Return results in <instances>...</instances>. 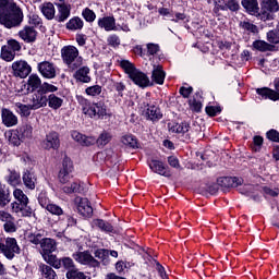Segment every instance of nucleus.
I'll return each instance as SVG.
<instances>
[{"mask_svg":"<svg viewBox=\"0 0 279 279\" xmlns=\"http://www.w3.org/2000/svg\"><path fill=\"white\" fill-rule=\"evenodd\" d=\"M13 197L15 202L11 203V213L20 217H32L34 215V209L29 207V198L23 190L15 189L13 191Z\"/></svg>","mask_w":279,"mask_h":279,"instance_id":"obj_3","label":"nucleus"},{"mask_svg":"<svg viewBox=\"0 0 279 279\" xmlns=\"http://www.w3.org/2000/svg\"><path fill=\"white\" fill-rule=\"evenodd\" d=\"M76 263L88 265L89 267H99V260L95 259L88 252H80L73 255Z\"/></svg>","mask_w":279,"mask_h":279,"instance_id":"obj_12","label":"nucleus"},{"mask_svg":"<svg viewBox=\"0 0 279 279\" xmlns=\"http://www.w3.org/2000/svg\"><path fill=\"white\" fill-rule=\"evenodd\" d=\"M41 272L46 279H56V270L51 266L43 265Z\"/></svg>","mask_w":279,"mask_h":279,"instance_id":"obj_49","label":"nucleus"},{"mask_svg":"<svg viewBox=\"0 0 279 279\" xmlns=\"http://www.w3.org/2000/svg\"><path fill=\"white\" fill-rule=\"evenodd\" d=\"M0 56L5 62H12V60H14V58L16 57V52H14V50H11L7 46H2Z\"/></svg>","mask_w":279,"mask_h":279,"instance_id":"obj_41","label":"nucleus"},{"mask_svg":"<svg viewBox=\"0 0 279 279\" xmlns=\"http://www.w3.org/2000/svg\"><path fill=\"white\" fill-rule=\"evenodd\" d=\"M82 16L85 19V21H87V23H93V21H95V19H97V15L95 14V12L88 8H86L82 12Z\"/></svg>","mask_w":279,"mask_h":279,"instance_id":"obj_54","label":"nucleus"},{"mask_svg":"<svg viewBox=\"0 0 279 279\" xmlns=\"http://www.w3.org/2000/svg\"><path fill=\"white\" fill-rule=\"evenodd\" d=\"M19 36L22 40H24V43H36L38 32H36V28L32 26H25L19 32Z\"/></svg>","mask_w":279,"mask_h":279,"instance_id":"obj_20","label":"nucleus"},{"mask_svg":"<svg viewBox=\"0 0 279 279\" xmlns=\"http://www.w3.org/2000/svg\"><path fill=\"white\" fill-rule=\"evenodd\" d=\"M60 171H63L64 173H73V161H71V158H63L62 168Z\"/></svg>","mask_w":279,"mask_h":279,"instance_id":"obj_50","label":"nucleus"},{"mask_svg":"<svg viewBox=\"0 0 279 279\" xmlns=\"http://www.w3.org/2000/svg\"><path fill=\"white\" fill-rule=\"evenodd\" d=\"M39 89H40L41 92H44V93L47 95V93H57L58 86L45 82V83L39 87Z\"/></svg>","mask_w":279,"mask_h":279,"instance_id":"obj_55","label":"nucleus"},{"mask_svg":"<svg viewBox=\"0 0 279 279\" xmlns=\"http://www.w3.org/2000/svg\"><path fill=\"white\" fill-rule=\"evenodd\" d=\"M0 252L8 260H12L16 254H21V246L14 238H2L0 239Z\"/></svg>","mask_w":279,"mask_h":279,"instance_id":"obj_6","label":"nucleus"},{"mask_svg":"<svg viewBox=\"0 0 279 279\" xmlns=\"http://www.w3.org/2000/svg\"><path fill=\"white\" fill-rule=\"evenodd\" d=\"M275 89L269 87L257 88L256 93L262 97V99H270V101H279V77L274 81Z\"/></svg>","mask_w":279,"mask_h":279,"instance_id":"obj_10","label":"nucleus"},{"mask_svg":"<svg viewBox=\"0 0 279 279\" xmlns=\"http://www.w3.org/2000/svg\"><path fill=\"white\" fill-rule=\"evenodd\" d=\"M47 104H48L47 95L40 89H38L32 97L31 109L38 110L39 108H45Z\"/></svg>","mask_w":279,"mask_h":279,"instance_id":"obj_14","label":"nucleus"},{"mask_svg":"<svg viewBox=\"0 0 279 279\" xmlns=\"http://www.w3.org/2000/svg\"><path fill=\"white\" fill-rule=\"evenodd\" d=\"M41 13L48 21L56 19V7L51 2H45L41 8Z\"/></svg>","mask_w":279,"mask_h":279,"instance_id":"obj_27","label":"nucleus"},{"mask_svg":"<svg viewBox=\"0 0 279 279\" xmlns=\"http://www.w3.org/2000/svg\"><path fill=\"white\" fill-rule=\"evenodd\" d=\"M61 57L63 62L73 71L82 66L83 58L80 56V50H77L75 46H64L61 49Z\"/></svg>","mask_w":279,"mask_h":279,"instance_id":"obj_5","label":"nucleus"},{"mask_svg":"<svg viewBox=\"0 0 279 279\" xmlns=\"http://www.w3.org/2000/svg\"><path fill=\"white\" fill-rule=\"evenodd\" d=\"M75 204L80 215L83 217H90V215H93V206H90L88 198L76 197Z\"/></svg>","mask_w":279,"mask_h":279,"instance_id":"obj_18","label":"nucleus"},{"mask_svg":"<svg viewBox=\"0 0 279 279\" xmlns=\"http://www.w3.org/2000/svg\"><path fill=\"white\" fill-rule=\"evenodd\" d=\"M43 236H45V231H35L28 234V241L33 243V245H41Z\"/></svg>","mask_w":279,"mask_h":279,"instance_id":"obj_42","label":"nucleus"},{"mask_svg":"<svg viewBox=\"0 0 279 279\" xmlns=\"http://www.w3.org/2000/svg\"><path fill=\"white\" fill-rule=\"evenodd\" d=\"M260 147H263V137L256 135L253 138V151H260Z\"/></svg>","mask_w":279,"mask_h":279,"instance_id":"obj_60","label":"nucleus"},{"mask_svg":"<svg viewBox=\"0 0 279 279\" xmlns=\"http://www.w3.org/2000/svg\"><path fill=\"white\" fill-rule=\"evenodd\" d=\"M57 14H54V20L58 23H64V21L69 20L71 16L72 7L70 3L68 4H57Z\"/></svg>","mask_w":279,"mask_h":279,"instance_id":"obj_19","label":"nucleus"},{"mask_svg":"<svg viewBox=\"0 0 279 279\" xmlns=\"http://www.w3.org/2000/svg\"><path fill=\"white\" fill-rule=\"evenodd\" d=\"M275 12H279L278 0H263L262 1V20H274Z\"/></svg>","mask_w":279,"mask_h":279,"instance_id":"obj_9","label":"nucleus"},{"mask_svg":"<svg viewBox=\"0 0 279 279\" xmlns=\"http://www.w3.org/2000/svg\"><path fill=\"white\" fill-rule=\"evenodd\" d=\"M5 47L11 49L14 53L21 51V44L16 39H10Z\"/></svg>","mask_w":279,"mask_h":279,"instance_id":"obj_59","label":"nucleus"},{"mask_svg":"<svg viewBox=\"0 0 279 279\" xmlns=\"http://www.w3.org/2000/svg\"><path fill=\"white\" fill-rule=\"evenodd\" d=\"M95 143H97L98 147H106L108 143L112 141V134L108 131H104L98 138H95Z\"/></svg>","mask_w":279,"mask_h":279,"instance_id":"obj_36","label":"nucleus"},{"mask_svg":"<svg viewBox=\"0 0 279 279\" xmlns=\"http://www.w3.org/2000/svg\"><path fill=\"white\" fill-rule=\"evenodd\" d=\"M88 73H90V69L83 66L75 72L74 77L78 82H83V84H88V82H90Z\"/></svg>","mask_w":279,"mask_h":279,"instance_id":"obj_29","label":"nucleus"},{"mask_svg":"<svg viewBox=\"0 0 279 279\" xmlns=\"http://www.w3.org/2000/svg\"><path fill=\"white\" fill-rule=\"evenodd\" d=\"M76 99L81 106L83 114L89 117V119H108V117H111L110 111L104 101L90 102V100L83 96H76Z\"/></svg>","mask_w":279,"mask_h":279,"instance_id":"obj_2","label":"nucleus"},{"mask_svg":"<svg viewBox=\"0 0 279 279\" xmlns=\"http://www.w3.org/2000/svg\"><path fill=\"white\" fill-rule=\"evenodd\" d=\"M5 181L10 186H19L21 184V174L16 171H9V174L5 177Z\"/></svg>","mask_w":279,"mask_h":279,"instance_id":"obj_37","label":"nucleus"},{"mask_svg":"<svg viewBox=\"0 0 279 279\" xmlns=\"http://www.w3.org/2000/svg\"><path fill=\"white\" fill-rule=\"evenodd\" d=\"M46 210H48L50 215H54L56 217H59V219H62V217L64 216V210L62 209V207L53 203H50L49 205H47Z\"/></svg>","mask_w":279,"mask_h":279,"instance_id":"obj_38","label":"nucleus"},{"mask_svg":"<svg viewBox=\"0 0 279 279\" xmlns=\"http://www.w3.org/2000/svg\"><path fill=\"white\" fill-rule=\"evenodd\" d=\"M168 129L172 134H180L183 141H191V138H193L191 124H189V122H170L168 123Z\"/></svg>","mask_w":279,"mask_h":279,"instance_id":"obj_7","label":"nucleus"},{"mask_svg":"<svg viewBox=\"0 0 279 279\" xmlns=\"http://www.w3.org/2000/svg\"><path fill=\"white\" fill-rule=\"evenodd\" d=\"M23 23V10L12 0H0V25L8 29L19 27Z\"/></svg>","mask_w":279,"mask_h":279,"instance_id":"obj_1","label":"nucleus"},{"mask_svg":"<svg viewBox=\"0 0 279 279\" xmlns=\"http://www.w3.org/2000/svg\"><path fill=\"white\" fill-rule=\"evenodd\" d=\"M214 14H216V16H220L219 12H227L228 11V7L226 3H222L220 0H215L214 1Z\"/></svg>","mask_w":279,"mask_h":279,"instance_id":"obj_51","label":"nucleus"},{"mask_svg":"<svg viewBox=\"0 0 279 279\" xmlns=\"http://www.w3.org/2000/svg\"><path fill=\"white\" fill-rule=\"evenodd\" d=\"M68 29H82L84 27V21L80 17L71 19L66 24Z\"/></svg>","mask_w":279,"mask_h":279,"instance_id":"obj_46","label":"nucleus"},{"mask_svg":"<svg viewBox=\"0 0 279 279\" xmlns=\"http://www.w3.org/2000/svg\"><path fill=\"white\" fill-rule=\"evenodd\" d=\"M37 69L46 80H53L56 77V65L49 61L38 63Z\"/></svg>","mask_w":279,"mask_h":279,"instance_id":"obj_13","label":"nucleus"},{"mask_svg":"<svg viewBox=\"0 0 279 279\" xmlns=\"http://www.w3.org/2000/svg\"><path fill=\"white\" fill-rule=\"evenodd\" d=\"M40 247L44 254L46 255L52 254V252H56L57 250L56 240L50 238L43 239Z\"/></svg>","mask_w":279,"mask_h":279,"instance_id":"obj_26","label":"nucleus"},{"mask_svg":"<svg viewBox=\"0 0 279 279\" xmlns=\"http://www.w3.org/2000/svg\"><path fill=\"white\" fill-rule=\"evenodd\" d=\"M243 9L250 12V14H258V1L257 0H242Z\"/></svg>","mask_w":279,"mask_h":279,"instance_id":"obj_33","label":"nucleus"},{"mask_svg":"<svg viewBox=\"0 0 279 279\" xmlns=\"http://www.w3.org/2000/svg\"><path fill=\"white\" fill-rule=\"evenodd\" d=\"M147 51L149 53V56H156V53H158L160 51V46H158V44H147Z\"/></svg>","mask_w":279,"mask_h":279,"instance_id":"obj_63","label":"nucleus"},{"mask_svg":"<svg viewBox=\"0 0 279 279\" xmlns=\"http://www.w3.org/2000/svg\"><path fill=\"white\" fill-rule=\"evenodd\" d=\"M94 226H96V228H99V230H101L102 232H112V230H114L110 222L101 219L94 220Z\"/></svg>","mask_w":279,"mask_h":279,"instance_id":"obj_44","label":"nucleus"},{"mask_svg":"<svg viewBox=\"0 0 279 279\" xmlns=\"http://www.w3.org/2000/svg\"><path fill=\"white\" fill-rule=\"evenodd\" d=\"M72 178L71 172L59 171V182L61 184H69Z\"/></svg>","mask_w":279,"mask_h":279,"instance_id":"obj_57","label":"nucleus"},{"mask_svg":"<svg viewBox=\"0 0 279 279\" xmlns=\"http://www.w3.org/2000/svg\"><path fill=\"white\" fill-rule=\"evenodd\" d=\"M1 117L5 128H14V125H19V118L10 109H2Z\"/></svg>","mask_w":279,"mask_h":279,"instance_id":"obj_21","label":"nucleus"},{"mask_svg":"<svg viewBox=\"0 0 279 279\" xmlns=\"http://www.w3.org/2000/svg\"><path fill=\"white\" fill-rule=\"evenodd\" d=\"M71 136L73 141H76V143H80V145H83L85 147H89V145H95V137L94 136H86L77 131H73L71 133Z\"/></svg>","mask_w":279,"mask_h":279,"instance_id":"obj_24","label":"nucleus"},{"mask_svg":"<svg viewBox=\"0 0 279 279\" xmlns=\"http://www.w3.org/2000/svg\"><path fill=\"white\" fill-rule=\"evenodd\" d=\"M99 27H102L106 32H112L114 29V17L106 16L100 20H98Z\"/></svg>","mask_w":279,"mask_h":279,"instance_id":"obj_31","label":"nucleus"},{"mask_svg":"<svg viewBox=\"0 0 279 279\" xmlns=\"http://www.w3.org/2000/svg\"><path fill=\"white\" fill-rule=\"evenodd\" d=\"M189 105L194 112H199V110H202V100H197V98L190 99Z\"/></svg>","mask_w":279,"mask_h":279,"instance_id":"obj_58","label":"nucleus"},{"mask_svg":"<svg viewBox=\"0 0 279 279\" xmlns=\"http://www.w3.org/2000/svg\"><path fill=\"white\" fill-rule=\"evenodd\" d=\"M62 104H64V100L56 94H50L48 96V106L49 108H52V110H58L59 108H62Z\"/></svg>","mask_w":279,"mask_h":279,"instance_id":"obj_35","label":"nucleus"},{"mask_svg":"<svg viewBox=\"0 0 279 279\" xmlns=\"http://www.w3.org/2000/svg\"><path fill=\"white\" fill-rule=\"evenodd\" d=\"M62 191L68 195H70L71 193H82V184L77 181H74L70 185L63 186Z\"/></svg>","mask_w":279,"mask_h":279,"instance_id":"obj_40","label":"nucleus"},{"mask_svg":"<svg viewBox=\"0 0 279 279\" xmlns=\"http://www.w3.org/2000/svg\"><path fill=\"white\" fill-rule=\"evenodd\" d=\"M14 108L16 110V112H19V114H21V117H29V114H32V106H27V105H23L21 102H16L14 105Z\"/></svg>","mask_w":279,"mask_h":279,"instance_id":"obj_43","label":"nucleus"},{"mask_svg":"<svg viewBox=\"0 0 279 279\" xmlns=\"http://www.w3.org/2000/svg\"><path fill=\"white\" fill-rule=\"evenodd\" d=\"M267 138L269 141H272L274 143H279V132L276 130H270L266 134Z\"/></svg>","mask_w":279,"mask_h":279,"instance_id":"obj_64","label":"nucleus"},{"mask_svg":"<svg viewBox=\"0 0 279 279\" xmlns=\"http://www.w3.org/2000/svg\"><path fill=\"white\" fill-rule=\"evenodd\" d=\"M267 40L270 45H279V34L276 29L269 31L267 33Z\"/></svg>","mask_w":279,"mask_h":279,"instance_id":"obj_53","label":"nucleus"},{"mask_svg":"<svg viewBox=\"0 0 279 279\" xmlns=\"http://www.w3.org/2000/svg\"><path fill=\"white\" fill-rule=\"evenodd\" d=\"M205 110L209 117H217L221 112V107L209 106Z\"/></svg>","mask_w":279,"mask_h":279,"instance_id":"obj_61","label":"nucleus"},{"mask_svg":"<svg viewBox=\"0 0 279 279\" xmlns=\"http://www.w3.org/2000/svg\"><path fill=\"white\" fill-rule=\"evenodd\" d=\"M17 134L19 138H16V135H13L9 140L10 143H12V145H15L16 147L21 145V141H29V138H32V136L34 135V128H32L31 124H23L19 128Z\"/></svg>","mask_w":279,"mask_h":279,"instance_id":"obj_8","label":"nucleus"},{"mask_svg":"<svg viewBox=\"0 0 279 279\" xmlns=\"http://www.w3.org/2000/svg\"><path fill=\"white\" fill-rule=\"evenodd\" d=\"M12 70L15 77H21V80H25L29 73H32V65L27 63V61H15L12 63Z\"/></svg>","mask_w":279,"mask_h":279,"instance_id":"obj_11","label":"nucleus"},{"mask_svg":"<svg viewBox=\"0 0 279 279\" xmlns=\"http://www.w3.org/2000/svg\"><path fill=\"white\" fill-rule=\"evenodd\" d=\"M10 202H12L10 190L5 189V185H0V208H5Z\"/></svg>","mask_w":279,"mask_h":279,"instance_id":"obj_28","label":"nucleus"},{"mask_svg":"<svg viewBox=\"0 0 279 279\" xmlns=\"http://www.w3.org/2000/svg\"><path fill=\"white\" fill-rule=\"evenodd\" d=\"M165 70H162V65H153L151 81L155 84L162 85L165 84Z\"/></svg>","mask_w":279,"mask_h":279,"instance_id":"obj_25","label":"nucleus"},{"mask_svg":"<svg viewBox=\"0 0 279 279\" xmlns=\"http://www.w3.org/2000/svg\"><path fill=\"white\" fill-rule=\"evenodd\" d=\"M3 230L9 234L16 232V220L14 219V217L4 222Z\"/></svg>","mask_w":279,"mask_h":279,"instance_id":"obj_48","label":"nucleus"},{"mask_svg":"<svg viewBox=\"0 0 279 279\" xmlns=\"http://www.w3.org/2000/svg\"><path fill=\"white\" fill-rule=\"evenodd\" d=\"M121 142L126 147H132L133 149H136V147H138V142L136 141V137H134V135H124L122 136Z\"/></svg>","mask_w":279,"mask_h":279,"instance_id":"obj_45","label":"nucleus"},{"mask_svg":"<svg viewBox=\"0 0 279 279\" xmlns=\"http://www.w3.org/2000/svg\"><path fill=\"white\" fill-rule=\"evenodd\" d=\"M68 279H90V277L86 276L84 272L77 269H71L66 272Z\"/></svg>","mask_w":279,"mask_h":279,"instance_id":"obj_47","label":"nucleus"},{"mask_svg":"<svg viewBox=\"0 0 279 279\" xmlns=\"http://www.w3.org/2000/svg\"><path fill=\"white\" fill-rule=\"evenodd\" d=\"M120 66L123 69L124 73L129 75L130 80L136 84V86H140L141 88H145V86H149V77H147V74L141 72L137 70L132 62L128 60H122L120 62Z\"/></svg>","mask_w":279,"mask_h":279,"instance_id":"obj_4","label":"nucleus"},{"mask_svg":"<svg viewBox=\"0 0 279 279\" xmlns=\"http://www.w3.org/2000/svg\"><path fill=\"white\" fill-rule=\"evenodd\" d=\"M253 47L257 51H276V46L270 45L265 40H255Z\"/></svg>","mask_w":279,"mask_h":279,"instance_id":"obj_34","label":"nucleus"},{"mask_svg":"<svg viewBox=\"0 0 279 279\" xmlns=\"http://www.w3.org/2000/svg\"><path fill=\"white\" fill-rule=\"evenodd\" d=\"M243 180L236 177H221L217 180V184L220 189H234L241 186Z\"/></svg>","mask_w":279,"mask_h":279,"instance_id":"obj_16","label":"nucleus"},{"mask_svg":"<svg viewBox=\"0 0 279 279\" xmlns=\"http://www.w3.org/2000/svg\"><path fill=\"white\" fill-rule=\"evenodd\" d=\"M148 167L154 171V173H158V175H163V178H171V171L160 160L151 159L148 162Z\"/></svg>","mask_w":279,"mask_h":279,"instance_id":"obj_15","label":"nucleus"},{"mask_svg":"<svg viewBox=\"0 0 279 279\" xmlns=\"http://www.w3.org/2000/svg\"><path fill=\"white\" fill-rule=\"evenodd\" d=\"M94 255L96 258L101 260L104 265H108L109 263L108 258H110V251L106 248H98L95 251Z\"/></svg>","mask_w":279,"mask_h":279,"instance_id":"obj_39","label":"nucleus"},{"mask_svg":"<svg viewBox=\"0 0 279 279\" xmlns=\"http://www.w3.org/2000/svg\"><path fill=\"white\" fill-rule=\"evenodd\" d=\"M43 86V81L40 80V76L37 74H32L28 77L27 85L24 84V88L26 90L23 93V95H27L28 93H34V90L40 88Z\"/></svg>","mask_w":279,"mask_h":279,"instance_id":"obj_22","label":"nucleus"},{"mask_svg":"<svg viewBox=\"0 0 279 279\" xmlns=\"http://www.w3.org/2000/svg\"><path fill=\"white\" fill-rule=\"evenodd\" d=\"M227 5V10H230V12H238L240 5H239V1L236 0H228L226 2Z\"/></svg>","mask_w":279,"mask_h":279,"instance_id":"obj_62","label":"nucleus"},{"mask_svg":"<svg viewBox=\"0 0 279 279\" xmlns=\"http://www.w3.org/2000/svg\"><path fill=\"white\" fill-rule=\"evenodd\" d=\"M241 27H242V29H245L246 32H251V34H258V26H256L250 22H242Z\"/></svg>","mask_w":279,"mask_h":279,"instance_id":"obj_56","label":"nucleus"},{"mask_svg":"<svg viewBox=\"0 0 279 279\" xmlns=\"http://www.w3.org/2000/svg\"><path fill=\"white\" fill-rule=\"evenodd\" d=\"M147 117L148 119H150V121H158L160 119H162V113L160 112V109L156 106H149V104H147Z\"/></svg>","mask_w":279,"mask_h":279,"instance_id":"obj_32","label":"nucleus"},{"mask_svg":"<svg viewBox=\"0 0 279 279\" xmlns=\"http://www.w3.org/2000/svg\"><path fill=\"white\" fill-rule=\"evenodd\" d=\"M56 269H60V267H64V269H73L75 267V264L73 263V259L71 257H63L59 260H54L52 264Z\"/></svg>","mask_w":279,"mask_h":279,"instance_id":"obj_30","label":"nucleus"},{"mask_svg":"<svg viewBox=\"0 0 279 279\" xmlns=\"http://www.w3.org/2000/svg\"><path fill=\"white\" fill-rule=\"evenodd\" d=\"M23 184L26 189H29V191H34L36 189V182L38 179L36 178V174L32 170H25L22 175Z\"/></svg>","mask_w":279,"mask_h":279,"instance_id":"obj_23","label":"nucleus"},{"mask_svg":"<svg viewBox=\"0 0 279 279\" xmlns=\"http://www.w3.org/2000/svg\"><path fill=\"white\" fill-rule=\"evenodd\" d=\"M44 149H59L60 135L57 132H50L43 142Z\"/></svg>","mask_w":279,"mask_h":279,"instance_id":"obj_17","label":"nucleus"},{"mask_svg":"<svg viewBox=\"0 0 279 279\" xmlns=\"http://www.w3.org/2000/svg\"><path fill=\"white\" fill-rule=\"evenodd\" d=\"M86 95L89 97H97V95H101V86L93 85L85 89Z\"/></svg>","mask_w":279,"mask_h":279,"instance_id":"obj_52","label":"nucleus"}]
</instances>
